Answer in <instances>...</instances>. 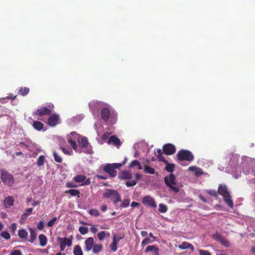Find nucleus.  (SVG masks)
<instances>
[{
    "instance_id": "ddd939ff",
    "label": "nucleus",
    "mask_w": 255,
    "mask_h": 255,
    "mask_svg": "<svg viewBox=\"0 0 255 255\" xmlns=\"http://www.w3.org/2000/svg\"><path fill=\"white\" fill-rule=\"evenodd\" d=\"M85 250L87 252L91 251L94 245V240L92 237H89L85 241Z\"/></svg>"
},
{
    "instance_id": "680f3d73",
    "label": "nucleus",
    "mask_w": 255,
    "mask_h": 255,
    "mask_svg": "<svg viewBox=\"0 0 255 255\" xmlns=\"http://www.w3.org/2000/svg\"><path fill=\"white\" fill-rule=\"evenodd\" d=\"M90 231L92 233H96L98 232V229L94 226L90 228Z\"/></svg>"
},
{
    "instance_id": "b1692460",
    "label": "nucleus",
    "mask_w": 255,
    "mask_h": 255,
    "mask_svg": "<svg viewBox=\"0 0 255 255\" xmlns=\"http://www.w3.org/2000/svg\"><path fill=\"white\" fill-rule=\"evenodd\" d=\"M29 231L30 234L29 242L32 243L34 242V241L36 239V238L37 236V234L35 232V230H33L31 228H29Z\"/></svg>"
},
{
    "instance_id": "2eb2a0df",
    "label": "nucleus",
    "mask_w": 255,
    "mask_h": 255,
    "mask_svg": "<svg viewBox=\"0 0 255 255\" xmlns=\"http://www.w3.org/2000/svg\"><path fill=\"white\" fill-rule=\"evenodd\" d=\"M109 144H113L114 145L119 147L122 143L120 139L115 135L111 136L108 141Z\"/></svg>"
},
{
    "instance_id": "4d7b16f0",
    "label": "nucleus",
    "mask_w": 255,
    "mask_h": 255,
    "mask_svg": "<svg viewBox=\"0 0 255 255\" xmlns=\"http://www.w3.org/2000/svg\"><path fill=\"white\" fill-rule=\"evenodd\" d=\"M60 149L65 154L71 155V154L72 153V151H69L67 149L64 147H60Z\"/></svg>"
},
{
    "instance_id": "de8ad7c7",
    "label": "nucleus",
    "mask_w": 255,
    "mask_h": 255,
    "mask_svg": "<svg viewBox=\"0 0 255 255\" xmlns=\"http://www.w3.org/2000/svg\"><path fill=\"white\" fill-rule=\"evenodd\" d=\"M113 241V243L110 245V248L113 252H116L117 250L118 244Z\"/></svg>"
},
{
    "instance_id": "f704fd0d",
    "label": "nucleus",
    "mask_w": 255,
    "mask_h": 255,
    "mask_svg": "<svg viewBox=\"0 0 255 255\" xmlns=\"http://www.w3.org/2000/svg\"><path fill=\"white\" fill-rule=\"evenodd\" d=\"M124 237H125V235L124 234H121L120 235H114V237H113V241L114 242L116 241L115 242L118 244L120 240L123 239V238H124Z\"/></svg>"
},
{
    "instance_id": "a878e982",
    "label": "nucleus",
    "mask_w": 255,
    "mask_h": 255,
    "mask_svg": "<svg viewBox=\"0 0 255 255\" xmlns=\"http://www.w3.org/2000/svg\"><path fill=\"white\" fill-rule=\"evenodd\" d=\"M155 153L156 154L157 158L159 161L167 162V160L164 158L162 150L160 149H157L156 151H155Z\"/></svg>"
},
{
    "instance_id": "0eeeda50",
    "label": "nucleus",
    "mask_w": 255,
    "mask_h": 255,
    "mask_svg": "<svg viewBox=\"0 0 255 255\" xmlns=\"http://www.w3.org/2000/svg\"><path fill=\"white\" fill-rule=\"evenodd\" d=\"M53 108V105L50 104L48 105L47 107H42L41 108L37 109L35 112L34 114L36 116L39 117L49 116L52 114Z\"/></svg>"
},
{
    "instance_id": "49530a36",
    "label": "nucleus",
    "mask_w": 255,
    "mask_h": 255,
    "mask_svg": "<svg viewBox=\"0 0 255 255\" xmlns=\"http://www.w3.org/2000/svg\"><path fill=\"white\" fill-rule=\"evenodd\" d=\"M136 184V180H131L127 181L126 183V185L128 187H131L135 185Z\"/></svg>"
},
{
    "instance_id": "412c9836",
    "label": "nucleus",
    "mask_w": 255,
    "mask_h": 255,
    "mask_svg": "<svg viewBox=\"0 0 255 255\" xmlns=\"http://www.w3.org/2000/svg\"><path fill=\"white\" fill-rule=\"evenodd\" d=\"M18 235L20 239L26 240L27 238L28 233L25 229H20L18 231Z\"/></svg>"
},
{
    "instance_id": "c9c22d12",
    "label": "nucleus",
    "mask_w": 255,
    "mask_h": 255,
    "mask_svg": "<svg viewBox=\"0 0 255 255\" xmlns=\"http://www.w3.org/2000/svg\"><path fill=\"white\" fill-rule=\"evenodd\" d=\"M167 207L166 205L163 204L162 203H160L159 204V209L158 211L160 213H165L167 211Z\"/></svg>"
},
{
    "instance_id": "5701e85b",
    "label": "nucleus",
    "mask_w": 255,
    "mask_h": 255,
    "mask_svg": "<svg viewBox=\"0 0 255 255\" xmlns=\"http://www.w3.org/2000/svg\"><path fill=\"white\" fill-rule=\"evenodd\" d=\"M39 240V244L41 247H44L46 245L47 242V239L46 237L43 234L39 235L38 237Z\"/></svg>"
},
{
    "instance_id": "7ed1b4c3",
    "label": "nucleus",
    "mask_w": 255,
    "mask_h": 255,
    "mask_svg": "<svg viewBox=\"0 0 255 255\" xmlns=\"http://www.w3.org/2000/svg\"><path fill=\"white\" fill-rule=\"evenodd\" d=\"M164 182L169 188L170 190L176 193L179 191V188L175 186L176 185V181L175 176L173 173H170L169 176L164 177Z\"/></svg>"
},
{
    "instance_id": "20e7f679",
    "label": "nucleus",
    "mask_w": 255,
    "mask_h": 255,
    "mask_svg": "<svg viewBox=\"0 0 255 255\" xmlns=\"http://www.w3.org/2000/svg\"><path fill=\"white\" fill-rule=\"evenodd\" d=\"M103 197L105 198H110L114 204L121 201V197L120 194L116 190L108 189L103 194Z\"/></svg>"
},
{
    "instance_id": "f257e3e1",
    "label": "nucleus",
    "mask_w": 255,
    "mask_h": 255,
    "mask_svg": "<svg viewBox=\"0 0 255 255\" xmlns=\"http://www.w3.org/2000/svg\"><path fill=\"white\" fill-rule=\"evenodd\" d=\"M71 134L75 135L78 137V142L79 146L83 150V152L89 154H93V147L88 141V138L85 136L80 137L79 135L75 132H71Z\"/></svg>"
},
{
    "instance_id": "774afa93",
    "label": "nucleus",
    "mask_w": 255,
    "mask_h": 255,
    "mask_svg": "<svg viewBox=\"0 0 255 255\" xmlns=\"http://www.w3.org/2000/svg\"><path fill=\"white\" fill-rule=\"evenodd\" d=\"M107 206L106 205H103L101 207V210L103 212H105L107 210Z\"/></svg>"
},
{
    "instance_id": "bb28decb",
    "label": "nucleus",
    "mask_w": 255,
    "mask_h": 255,
    "mask_svg": "<svg viewBox=\"0 0 255 255\" xmlns=\"http://www.w3.org/2000/svg\"><path fill=\"white\" fill-rule=\"evenodd\" d=\"M92 249L93 253L98 254L102 251L103 246L102 244H94Z\"/></svg>"
},
{
    "instance_id": "3c124183",
    "label": "nucleus",
    "mask_w": 255,
    "mask_h": 255,
    "mask_svg": "<svg viewBox=\"0 0 255 255\" xmlns=\"http://www.w3.org/2000/svg\"><path fill=\"white\" fill-rule=\"evenodd\" d=\"M199 253L200 255H212L209 251L205 250H199Z\"/></svg>"
},
{
    "instance_id": "4c0bfd02",
    "label": "nucleus",
    "mask_w": 255,
    "mask_h": 255,
    "mask_svg": "<svg viewBox=\"0 0 255 255\" xmlns=\"http://www.w3.org/2000/svg\"><path fill=\"white\" fill-rule=\"evenodd\" d=\"M88 213L91 216H95V217L100 216V212H99V211L98 210H97L96 209H90L88 211Z\"/></svg>"
},
{
    "instance_id": "e433bc0d",
    "label": "nucleus",
    "mask_w": 255,
    "mask_h": 255,
    "mask_svg": "<svg viewBox=\"0 0 255 255\" xmlns=\"http://www.w3.org/2000/svg\"><path fill=\"white\" fill-rule=\"evenodd\" d=\"M45 161V157L44 155H40L37 159V164L39 166H43Z\"/></svg>"
},
{
    "instance_id": "a211bd4d",
    "label": "nucleus",
    "mask_w": 255,
    "mask_h": 255,
    "mask_svg": "<svg viewBox=\"0 0 255 255\" xmlns=\"http://www.w3.org/2000/svg\"><path fill=\"white\" fill-rule=\"evenodd\" d=\"M110 237V233L106 231H101L97 234V237L100 241H103L105 238H109Z\"/></svg>"
},
{
    "instance_id": "5fc2aeb1",
    "label": "nucleus",
    "mask_w": 255,
    "mask_h": 255,
    "mask_svg": "<svg viewBox=\"0 0 255 255\" xmlns=\"http://www.w3.org/2000/svg\"><path fill=\"white\" fill-rule=\"evenodd\" d=\"M16 227H17L16 224L15 223H13L11 225V226L10 227V229L12 233H15V232L16 230Z\"/></svg>"
},
{
    "instance_id": "f03ea898",
    "label": "nucleus",
    "mask_w": 255,
    "mask_h": 255,
    "mask_svg": "<svg viewBox=\"0 0 255 255\" xmlns=\"http://www.w3.org/2000/svg\"><path fill=\"white\" fill-rule=\"evenodd\" d=\"M218 193L223 197L224 201L231 208H233L234 203L231 199L229 192L226 185H220L218 189Z\"/></svg>"
},
{
    "instance_id": "2f4dec72",
    "label": "nucleus",
    "mask_w": 255,
    "mask_h": 255,
    "mask_svg": "<svg viewBox=\"0 0 255 255\" xmlns=\"http://www.w3.org/2000/svg\"><path fill=\"white\" fill-rule=\"evenodd\" d=\"M164 163L166 164L165 166V170L169 172H173L175 167L174 164L172 163H169L167 161V162Z\"/></svg>"
},
{
    "instance_id": "a19ab883",
    "label": "nucleus",
    "mask_w": 255,
    "mask_h": 255,
    "mask_svg": "<svg viewBox=\"0 0 255 255\" xmlns=\"http://www.w3.org/2000/svg\"><path fill=\"white\" fill-rule=\"evenodd\" d=\"M79 231L81 234L85 235L88 233V229L87 227L81 226L79 228Z\"/></svg>"
},
{
    "instance_id": "a18cd8bd",
    "label": "nucleus",
    "mask_w": 255,
    "mask_h": 255,
    "mask_svg": "<svg viewBox=\"0 0 255 255\" xmlns=\"http://www.w3.org/2000/svg\"><path fill=\"white\" fill-rule=\"evenodd\" d=\"M139 161L137 160H132L130 163L129 164L128 167L129 168H132L134 167L135 166H136L137 164H138Z\"/></svg>"
},
{
    "instance_id": "c03bdc74",
    "label": "nucleus",
    "mask_w": 255,
    "mask_h": 255,
    "mask_svg": "<svg viewBox=\"0 0 255 255\" xmlns=\"http://www.w3.org/2000/svg\"><path fill=\"white\" fill-rule=\"evenodd\" d=\"M0 236L5 240H8L10 238V234L7 232L1 233Z\"/></svg>"
},
{
    "instance_id": "dca6fc26",
    "label": "nucleus",
    "mask_w": 255,
    "mask_h": 255,
    "mask_svg": "<svg viewBox=\"0 0 255 255\" xmlns=\"http://www.w3.org/2000/svg\"><path fill=\"white\" fill-rule=\"evenodd\" d=\"M110 116V110L107 108H103L101 110V118L105 122L108 121Z\"/></svg>"
},
{
    "instance_id": "69168bd1",
    "label": "nucleus",
    "mask_w": 255,
    "mask_h": 255,
    "mask_svg": "<svg viewBox=\"0 0 255 255\" xmlns=\"http://www.w3.org/2000/svg\"><path fill=\"white\" fill-rule=\"evenodd\" d=\"M139 206V203H138V202H132L131 203V206L132 207H138Z\"/></svg>"
},
{
    "instance_id": "09e8293b",
    "label": "nucleus",
    "mask_w": 255,
    "mask_h": 255,
    "mask_svg": "<svg viewBox=\"0 0 255 255\" xmlns=\"http://www.w3.org/2000/svg\"><path fill=\"white\" fill-rule=\"evenodd\" d=\"M202 174H203V170L201 168L198 167V169L195 172V176L196 177H199Z\"/></svg>"
},
{
    "instance_id": "39448f33",
    "label": "nucleus",
    "mask_w": 255,
    "mask_h": 255,
    "mask_svg": "<svg viewBox=\"0 0 255 255\" xmlns=\"http://www.w3.org/2000/svg\"><path fill=\"white\" fill-rule=\"evenodd\" d=\"M177 158L180 161H191L194 159V156L192 152L187 150L181 149L177 154Z\"/></svg>"
},
{
    "instance_id": "cd10ccee",
    "label": "nucleus",
    "mask_w": 255,
    "mask_h": 255,
    "mask_svg": "<svg viewBox=\"0 0 255 255\" xmlns=\"http://www.w3.org/2000/svg\"><path fill=\"white\" fill-rule=\"evenodd\" d=\"M74 255H83V251L79 245H76L73 249Z\"/></svg>"
},
{
    "instance_id": "9d476101",
    "label": "nucleus",
    "mask_w": 255,
    "mask_h": 255,
    "mask_svg": "<svg viewBox=\"0 0 255 255\" xmlns=\"http://www.w3.org/2000/svg\"><path fill=\"white\" fill-rule=\"evenodd\" d=\"M162 150L164 154L166 155H172L175 152L176 147L171 143H166L163 146Z\"/></svg>"
},
{
    "instance_id": "473e14b6",
    "label": "nucleus",
    "mask_w": 255,
    "mask_h": 255,
    "mask_svg": "<svg viewBox=\"0 0 255 255\" xmlns=\"http://www.w3.org/2000/svg\"><path fill=\"white\" fill-rule=\"evenodd\" d=\"M144 172L146 173L153 174L155 173V170L153 168L148 165H145L144 169Z\"/></svg>"
},
{
    "instance_id": "1a4fd4ad",
    "label": "nucleus",
    "mask_w": 255,
    "mask_h": 255,
    "mask_svg": "<svg viewBox=\"0 0 255 255\" xmlns=\"http://www.w3.org/2000/svg\"><path fill=\"white\" fill-rule=\"evenodd\" d=\"M47 124L50 127H55L59 123L60 117L59 115L56 114H51L49 115Z\"/></svg>"
},
{
    "instance_id": "72a5a7b5",
    "label": "nucleus",
    "mask_w": 255,
    "mask_h": 255,
    "mask_svg": "<svg viewBox=\"0 0 255 255\" xmlns=\"http://www.w3.org/2000/svg\"><path fill=\"white\" fill-rule=\"evenodd\" d=\"M53 155L56 162L58 163H62L63 161L62 158L60 156L56 151L53 152Z\"/></svg>"
},
{
    "instance_id": "37998d69",
    "label": "nucleus",
    "mask_w": 255,
    "mask_h": 255,
    "mask_svg": "<svg viewBox=\"0 0 255 255\" xmlns=\"http://www.w3.org/2000/svg\"><path fill=\"white\" fill-rule=\"evenodd\" d=\"M219 242L225 247H228L230 246L229 241L224 238H223Z\"/></svg>"
},
{
    "instance_id": "13d9d810",
    "label": "nucleus",
    "mask_w": 255,
    "mask_h": 255,
    "mask_svg": "<svg viewBox=\"0 0 255 255\" xmlns=\"http://www.w3.org/2000/svg\"><path fill=\"white\" fill-rule=\"evenodd\" d=\"M125 164V162H123L122 163H113L114 167L116 169H118L120 168L122 165H124Z\"/></svg>"
},
{
    "instance_id": "f8f14e48",
    "label": "nucleus",
    "mask_w": 255,
    "mask_h": 255,
    "mask_svg": "<svg viewBox=\"0 0 255 255\" xmlns=\"http://www.w3.org/2000/svg\"><path fill=\"white\" fill-rule=\"evenodd\" d=\"M142 203L146 206H150L152 208L156 207L154 200L149 196H144L142 198Z\"/></svg>"
},
{
    "instance_id": "7c9ffc66",
    "label": "nucleus",
    "mask_w": 255,
    "mask_h": 255,
    "mask_svg": "<svg viewBox=\"0 0 255 255\" xmlns=\"http://www.w3.org/2000/svg\"><path fill=\"white\" fill-rule=\"evenodd\" d=\"M68 142L74 150H77V145L75 139H73L71 138H68Z\"/></svg>"
},
{
    "instance_id": "e2e57ef3",
    "label": "nucleus",
    "mask_w": 255,
    "mask_h": 255,
    "mask_svg": "<svg viewBox=\"0 0 255 255\" xmlns=\"http://www.w3.org/2000/svg\"><path fill=\"white\" fill-rule=\"evenodd\" d=\"M198 167H196V166H190L189 167L188 169L190 171L195 172V171L198 169Z\"/></svg>"
},
{
    "instance_id": "79ce46f5",
    "label": "nucleus",
    "mask_w": 255,
    "mask_h": 255,
    "mask_svg": "<svg viewBox=\"0 0 255 255\" xmlns=\"http://www.w3.org/2000/svg\"><path fill=\"white\" fill-rule=\"evenodd\" d=\"M152 242L151 241V240L149 238L147 237L142 241L141 246L144 247L145 246L150 243H151Z\"/></svg>"
},
{
    "instance_id": "052dcab7",
    "label": "nucleus",
    "mask_w": 255,
    "mask_h": 255,
    "mask_svg": "<svg viewBox=\"0 0 255 255\" xmlns=\"http://www.w3.org/2000/svg\"><path fill=\"white\" fill-rule=\"evenodd\" d=\"M66 186L68 188H73V187H77L76 185L74 184L73 183L70 182L66 183Z\"/></svg>"
},
{
    "instance_id": "58836bf2",
    "label": "nucleus",
    "mask_w": 255,
    "mask_h": 255,
    "mask_svg": "<svg viewBox=\"0 0 255 255\" xmlns=\"http://www.w3.org/2000/svg\"><path fill=\"white\" fill-rule=\"evenodd\" d=\"M130 204V200L129 199H127L124 200V201L122 202L121 204V207L122 208H126L129 206Z\"/></svg>"
},
{
    "instance_id": "c756f323",
    "label": "nucleus",
    "mask_w": 255,
    "mask_h": 255,
    "mask_svg": "<svg viewBox=\"0 0 255 255\" xmlns=\"http://www.w3.org/2000/svg\"><path fill=\"white\" fill-rule=\"evenodd\" d=\"M86 176L82 175H78L74 177V180L75 182L81 183L86 180Z\"/></svg>"
},
{
    "instance_id": "338daca9",
    "label": "nucleus",
    "mask_w": 255,
    "mask_h": 255,
    "mask_svg": "<svg viewBox=\"0 0 255 255\" xmlns=\"http://www.w3.org/2000/svg\"><path fill=\"white\" fill-rule=\"evenodd\" d=\"M97 177L98 178L100 179H103V180H106L107 179V177L106 176H103V175H99V174H98L97 175Z\"/></svg>"
},
{
    "instance_id": "4be33fe9",
    "label": "nucleus",
    "mask_w": 255,
    "mask_h": 255,
    "mask_svg": "<svg viewBox=\"0 0 255 255\" xmlns=\"http://www.w3.org/2000/svg\"><path fill=\"white\" fill-rule=\"evenodd\" d=\"M152 251L154 252L155 255H159V249L154 245L147 246L145 250V253H148Z\"/></svg>"
},
{
    "instance_id": "9b49d317",
    "label": "nucleus",
    "mask_w": 255,
    "mask_h": 255,
    "mask_svg": "<svg viewBox=\"0 0 255 255\" xmlns=\"http://www.w3.org/2000/svg\"><path fill=\"white\" fill-rule=\"evenodd\" d=\"M103 170L108 173L112 177H116L117 174V172L112 164L108 163L106 164L103 168Z\"/></svg>"
},
{
    "instance_id": "393cba45",
    "label": "nucleus",
    "mask_w": 255,
    "mask_h": 255,
    "mask_svg": "<svg viewBox=\"0 0 255 255\" xmlns=\"http://www.w3.org/2000/svg\"><path fill=\"white\" fill-rule=\"evenodd\" d=\"M66 193H68L72 196L80 197V192L79 190L77 189H69L65 191Z\"/></svg>"
},
{
    "instance_id": "4468645a",
    "label": "nucleus",
    "mask_w": 255,
    "mask_h": 255,
    "mask_svg": "<svg viewBox=\"0 0 255 255\" xmlns=\"http://www.w3.org/2000/svg\"><path fill=\"white\" fill-rule=\"evenodd\" d=\"M14 198L12 196H8L4 198L3 200V205L6 208H8L13 205Z\"/></svg>"
},
{
    "instance_id": "864d4df0",
    "label": "nucleus",
    "mask_w": 255,
    "mask_h": 255,
    "mask_svg": "<svg viewBox=\"0 0 255 255\" xmlns=\"http://www.w3.org/2000/svg\"><path fill=\"white\" fill-rule=\"evenodd\" d=\"M27 213H23L21 215V219L20 220V222L21 224L24 223V221L27 218Z\"/></svg>"
},
{
    "instance_id": "423d86ee",
    "label": "nucleus",
    "mask_w": 255,
    "mask_h": 255,
    "mask_svg": "<svg viewBox=\"0 0 255 255\" xmlns=\"http://www.w3.org/2000/svg\"><path fill=\"white\" fill-rule=\"evenodd\" d=\"M0 178L2 181L9 187L12 186L14 183V179L13 176L4 170H2Z\"/></svg>"
},
{
    "instance_id": "c85d7f7f",
    "label": "nucleus",
    "mask_w": 255,
    "mask_h": 255,
    "mask_svg": "<svg viewBox=\"0 0 255 255\" xmlns=\"http://www.w3.org/2000/svg\"><path fill=\"white\" fill-rule=\"evenodd\" d=\"M29 92V89L27 87H21L18 90V94L22 96L27 95Z\"/></svg>"
},
{
    "instance_id": "ea45409f",
    "label": "nucleus",
    "mask_w": 255,
    "mask_h": 255,
    "mask_svg": "<svg viewBox=\"0 0 255 255\" xmlns=\"http://www.w3.org/2000/svg\"><path fill=\"white\" fill-rule=\"evenodd\" d=\"M207 193H208L210 195L217 197L218 196V192H217L215 190H207L206 191Z\"/></svg>"
},
{
    "instance_id": "6ab92c4d",
    "label": "nucleus",
    "mask_w": 255,
    "mask_h": 255,
    "mask_svg": "<svg viewBox=\"0 0 255 255\" xmlns=\"http://www.w3.org/2000/svg\"><path fill=\"white\" fill-rule=\"evenodd\" d=\"M132 177L131 173L129 171H124L121 173L120 178L121 179H130Z\"/></svg>"
},
{
    "instance_id": "bf43d9fd",
    "label": "nucleus",
    "mask_w": 255,
    "mask_h": 255,
    "mask_svg": "<svg viewBox=\"0 0 255 255\" xmlns=\"http://www.w3.org/2000/svg\"><path fill=\"white\" fill-rule=\"evenodd\" d=\"M10 255H22V253L19 250H14L11 252Z\"/></svg>"
},
{
    "instance_id": "aec40b11",
    "label": "nucleus",
    "mask_w": 255,
    "mask_h": 255,
    "mask_svg": "<svg viewBox=\"0 0 255 255\" xmlns=\"http://www.w3.org/2000/svg\"><path fill=\"white\" fill-rule=\"evenodd\" d=\"M32 127L37 130L40 131L44 128V125L39 121H34L33 123Z\"/></svg>"
},
{
    "instance_id": "603ef678",
    "label": "nucleus",
    "mask_w": 255,
    "mask_h": 255,
    "mask_svg": "<svg viewBox=\"0 0 255 255\" xmlns=\"http://www.w3.org/2000/svg\"><path fill=\"white\" fill-rule=\"evenodd\" d=\"M56 220L57 218L54 217L47 223V226L49 227H52L54 225V223L56 222Z\"/></svg>"
},
{
    "instance_id": "6e6d98bb",
    "label": "nucleus",
    "mask_w": 255,
    "mask_h": 255,
    "mask_svg": "<svg viewBox=\"0 0 255 255\" xmlns=\"http://www.w3.org/2000/svg\"><path fill=\"white\" fill-rule=\"evenodd\" d=\"M44 228V224L42 221H40L37 226V228L39 230H43Z\"/></svg>"
},
{
    "instance_id": "8fccbe9b",
    "label": "nucleus",
    "mask_w": 255,
    "mask_h": 255,
    "mask_svg": "<svg viewBox=\"0 0 255 255\" xmlns=\"http://www.w3.org/2000/svg\"><path fill=\"white\" fill-rule=\"evenodd\" d=\"M223 238V237L221 235H220V234H219L218 233L215 234L213 235V238L215 240L219 241V242H220Z\"/></svg>"
},
{
    "instance_id": "6e6552de",
    "label": "nucleus",
    "mask_w": 255,
    "mask_h": 255,
    "mask_svg": "<svg viewBox=\"0 0 255 255\" xmlns=\"http://www.w3.org/2000/svg\"><path fill=\"white\" fill-rule=\"evenodd\" d=\"M57 241L59 244L60 251H64L66 246H72V239L67 238H58Z\"/></svg>"
},
{
    "instance_id": "0e129e2a",
    "label": "nucleus",
    "mask_w": 255,
    "mask_h": 255,
    "mask_svg": "<svg viewBox=\"0 0 255 255\" xmlns=\"http://www.w3.org/2000/svg\"><path fill=\"white\" fill-rule=\"evenodd\" d=\"M199 197L204 203H206L207 202V200L206 199V198L205 197H204V196H203L202 195H201V194L199 195Z\"/></svg>"
},
{
    "instance_id": "f3484780",
    "label": "nucleus",
    "mask_w": 255,
    "mask_h": 255,
    "mask_svg": "<svg viewBox=\"0 0 255 255\" xmlns=\"http://www.w3.org/2000/svg\"><path fill=\"white\" fill-rule=\"evenodd\" d=\"M178 248L181 250L189 249L192 252L194 250V246L191 244L186 242H182L180 245L178 246Z\"/></svg>"
}]
</instances>
